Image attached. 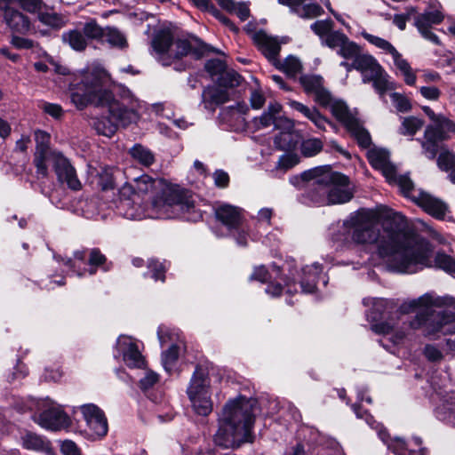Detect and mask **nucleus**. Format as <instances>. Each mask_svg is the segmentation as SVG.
<instances>
[{
    "instance_id": "f257e3e1",
    "label": "nucleus",
    "mask_w": 455,
    "mask_h": 455,
    "mask_svg": "<svg viewBox=\"0 0 455 455\" xmlns=\"http://www.w3.org/2000/svg\"><path fill=\"white\" fill-rule=\"evenodd\" d=\"M355 244H375L386 267L399 274H414L433 266V248L427 240L405 232L404 216L385 205L352 213Z\"/></svg>"
},
{
    "instance_id": "f03ea898",
    "label": "nucleus",
    "mask_w": 455,
    "mask_h": 455,
    "mask_svg": "<svg viewBox=\"0 0 455 455\" xmlns=\"http://www.w3.org/2000/svg\"><path fill=\"white\" fill-rule=\"evenodd\" d=\"M369 309L367 320L371 323V329L376 334L382 335L379 343L390 350L386 340L393 345L401 344L408 328L421 330L428 339H436L441 335L455 334V298L438 296L435 292H427L422 296L403 302L398 312L382 321L385 313L392 303L382 298H365L363 301Z\"/></svg>"
},
{
    "instance_id": "7ed1b4c3",
    "label": "nucleus",
    "mask_w": 455,
    "mask_h": 455,
    "mask_svg": "<svg viewBox=\"0 0 455 455\" xmlns=\"http://www.w3.org/2000/svg\"><path fill=\"white\" fill-rule=\"evenodd\" d=\"M108 72L100 65L92 64L74 74L69 94L78 109L90 105L108 108V115L92 116L89 124L98 134L110 138L119 125L126 127L139 120L141 103L123 85L116 87L114 92L108 90Z\"/></svg>"
},
{
    "instance_id": "20e7f679",
    "label": "nucleus",
    "mask_w": 455,
    "mask_h": 455,
    "mask_svg": "<svg viewBox=\"0 0 455 455\" xmlns=\"http://www.w3.org/2000/svg\"><path fill=\"white\" fill-rule=\"evenodd\" d=\"M258 402L255 398L238 395L229 399L219 416V428L214 443L224 449H234L251 442Z\"/></svg>"
},
{
    "instance_id": "39448f33",
    "label": "nucleus",
    "mask_w": 455,
    "mask_h": 455,
    "mask_svg": "<svg viewBox=\"0 0 455 455\" xmlns=\"http://www.w3.org/2000/svg\"><path fill=\"white\" fill-rule=\"evenodd\" d=\"M301 180L305 182V197L313 204H345L353 197V188L348 178L333 172L329 165L304 172Z\"/></svg>"
},
{
    "instance_id": "423d86ee",
    "label": "nucleus",
    "mask_w": 455,
    "mask_h": 455,
    "mask_svg": "<svg viewBox=\"0 0 455 455\" xmlns=\"http://www.w3.org/2000/svg\"><path fill=\"white\" fill-rule=\"evenodd\" d=\"M300 84L307 94L313 96L315 102L328 108L333 116L340 122L350 134L356 140L359 146L368 148L371 143V135L363 126L355 115L349 110L347 104L333 98L324 87L323 79L318 75H305L300 77Z\"/></svg>"
},
{
    "instance_id": "0eeeda50",
    "label": "nucleus",
    "mask_w": 455,
    "mask_h": 455,
    "mask_svg": "<svg viewBox=\"0 0 455 455\" xmlns=\"http://www.w3.org/2000/svg\"><path fill=\"white\" fill-rule=\"evenodd\" d=\"M191 203L178 194L171 195L170 198H153L149 204H144L142 197L138 195L124 196L119 194L116 209L120 215L131 220L144 219H171L185 215L189 212Z\"/></svg>"
},
{
    "instance_id": "6e6552de",
    "label": "nucleus",
    "mask_w": 455,
    "mask_h": 455,
    "mask_svg": "<svg viewBox=\"0 0 455 455\" xmlns=\"http://www.w3.org/2000/svg\"><path fill=\"white\" fill-rule=\"evenodd\" d=\"M119 194L124 196H130L138 195L141 197L142 195L150 194L151 200L158 197L167 200L171 195L178 194L179 196L189 201V212H186V218L188 220L196 221L202 218L201 212L196 210L194 199L187 192L174 189L164 180L160 178H152L148 174H142L139 177L133 178L132 180L125 182L119 189Z\"/></svg>"
},
{
    "instance_id": "1a4fd4ad",
    "label": "nucleus",
    "mask_w": 455,
    "mask_h": 455,
    "mask_svg": "<svg viewBox=\"0 0 455 455\" xmlns=\"http://www.w3.org/2000/svg\"><path fill=\"white\" fill-rule=\"evenodd\" d=\"M152 55L163 65L169 66L174 60L189 53L196 58L202 56L206 51V45L200 41L173 40L170 29L157 30L151 41Z\"/></svg>"
},
{
    "instance_id": "9d476101",
    "label": "nucleus",
    "mask_w": 455,
    "mask_h": 455,
    "mask_svg": "<svg viewBox=\"0 0 455 455\" xmlns=\"http://www.w3.org/2000/svg\"><path fill=\"white\" fill-rule=\"evenodd\" d=\"M296 275H298V271L293 262H286L281 268L275 264L269 267L263 265L255 267L249 278L250 280L267 283L266 293L272 297H277L282 294L283 287L280 282L275 280L280 278L281 281L284 282L286 292L291 294L298 291L295 282Z\"/></svg>"
},
{
    "instance_id": "9b49d317",
    "label": "nucleus",
    "mask_w": 455,
    "mask_h": 455,
    "mask_svg": "<svg viewBox=\"0 0 455 455\" xmlns=\"http://www.w3.org/2000/svg\"><path fill=\"white\" fill-rule=\"evenodd\" d=\"M28 408L33 412L32 419L44 429L57 432L71 426V419L63 406L48 397L31 399Z\"/></svg>"
},
{
    "instance_id": "f8f14e48",
    "label": "nucleus",
    "mask_w": 455,
    "mask_h": 455,
    "mask_svg": "<svg viewBox=\"0 0 455 455\" xmlns=\"http://www.w3.org/2000/svg\"><path fill=\"white\" fill-rule=\"evenodd\" d=\"M187 394L196 414L207 416L212 412V401L211 398L210 379L203 368H196L187 387Z\"/></svg>"
},
{
    "instance_id": "ddd939ff",
    "label": "nucleus",
    "mask_w": 455,
    "mask_h": 455,
    "mask_svg": "<svg viewBox=\"0 0 455 455\" xmlns=\"http://www.w3.org/2000/svg\"><path fill=\"white\" fill-rule=\"evenodd\" d=\"M398 187L404 196L416 203L427 213L435 219L444 220L448 205L443 201L420 188H416L408 176L399 178Z\"/></svg>"
},
{
    "instance_id": "4468645a",
    "label": "nucleus",
    "mask_w": 455,
    "mask_h": 455,
    "mask_svg": "<svg viewBox=\"0 0 455 455\" xmlns=\"http://www.w3.org/2000/svg\"><path fill=\"white\" fill-rule=\"evenodd\" d=\"M353 410L357 418H364L366 423L371 427L377 430L379 438L387 444V449L391 451L395 455H404L405 452H408V455H426L425 450L421 447L422 442L419 437H414L407 443L398 437L388 441L387 438V432L382 429V427L373 419L372 416L368 414L366 411H362L356 404L353 405Z\"/></svg>"
},
{
    "instance_id": "2eb2a0df",
    "label": "nucleus",
    "mask_w": 455,
    "mask_h": 455,
    "mask_svg": "<svg viewBox=\"0 0 455 455\" xmlns=\"http://www.w3.org/2000/svg\"><path fill=\"white\" fill-rule=\"evenodd\" d=\"M352 66L362 73L363 83L372 82L374 88L380 94L389 88L388 75L371 55L359 52Z\"/></svg>"
},
{
    "instance_id": "dca6fc26",
    "label": "nucleus",
    "mask_w": 455,
    "mask_h": 455,
    "mask_svg": "<svg viewBox=\"0 0 455 455\" xmlns=\"http://www.w3.org/2000/svg\"><path fill=\"white\" fill-rule=\"evenodd\" d=\"M103 35L101 28L95 20H89L81 27L62 33V42L76 52H84L91 41H99Z\"/></svg>"
},
{
    "instance_id": "f3484780",
    "label": "nucleus",
    "mask_w": 455,
    "mask_h": 455,
    "mask_svg": "<svg viewBox=\"0 0 455 455\" xmlns=\"http://www.w3.org/2000/svg\"><path fill=\"white\" fill-rule=\"evenodd\" d=\"M449 133H455V123L441 116L433 125L425 130L422 148L429 159H434L439 149V143L449 139Z\"/></svg>"
},
{
    "instance_id": "a211bd4d",
    "label": "nucleus",
    "mask_w": 455,
    "mask_h": 455,
    "mask_svg": "<svg viewBox=\"0 0 455 455\" xmlns=\"http://www.w3.org/2000/svg\"><path fill=\"white\" fill-rule=\"evenodd\" d=\"M141 343L132 336L122 334L113 348V355L121 360L129 368L141 369L146 365L140 350Z\"/></svg>"
},
{
    "instance_id": "6ab92c4d",
    "label": "nucleus",
    "mask_w": 455,
    "mask_h": 455,
    "mask_svg": "<svg viewBox=\"0 0 455 455\" xmlns=\"http://www.w3.org/2000/svg\"><path fill=\"white\" fill-rule=\"evenodd\" d=\"M79 409L86 425L83 435L91 441L103 438L108 431V423L104 411L93 403L81 405Z\"/></svg>"
},
{
    "instance_id": "aec40b11",
    "label": "nucleus",
    "mask_w": 455,
    "mask_h": 455,
    "mask_svg": "<svg viewBox=\"0 0 455 455\" xmlns=\"http://www.w3.org/2000/svg\"><path fill=\"white\" fill-rule=\"evenodd\" d=\"M53 258L58 263L66 266L70 272L78 277L94 275L99 270L108 272L112 267V264L108 261L106 256L97 248L90 250L87 262L88 267L84 269H75V263H73L72 259L70 258L55 254L53 255Z\"/></svg>"
},
{
    "instance_id": "412c9836",
    "label": "nucleus",
    "mask_w": 455,
    "mask_h": 455,
    "mask_svg": "<svg viewBox=\"0 0 455 455\" xmlns=\"http://www.w3.org/2000/svg\"><path fill=\"white\" fill-rule=\"evenodd\" d=\"M36 152L34 164L38 177H45L48 173V163L53 159L54 154H60L50 148L51 135L45 131L36 130L34 133Z\"/></svg>"
},
{
    "instance_id": "4be33fe9",
    "label": "nucleus",
    "mask_w": 455,
    "mask_h": 455,
    "mask_svg": "<svg viewBox=\"0 0 455 455\" xmlns=\"http://www.w3.org/2000/svg\"><path fill=\"white\" fill-rule=\"evenodd\" d=\"M367 156L371 166L379 170L389 183L398 186V180L402 175L396 174V168L389 161V153L387 150L373 147L368 151Z\"/></svg>"
},
{
    "instance_id": "5701e85b",
    "label": "nucleus",
    "mask_w": 455,
    "mask_h": 455,
    "mask_svg": "<svg viewBox=\"0 0 455 455\" xmlns=\"http://www.w3.org/2000/svg\"><path fill=\"white\" fill-rule=\"evenodd\" d=\"M216 220L221 223L228 231L237 229L243 223V210L227 203H216L214 205Z\"/></svg>"
},
{
    "instance_id": "b1692460",
    "label": "nucleus",
    "mask_w": 455,
    "mask_h": 455,
    "mask_svg": "<svg viewBox=\"0 0 455 455\" xmlns=\"http://www.w3.org/2000/svg\"><path fill=\"white\" fill-rule=\"evenodd\" d=\"M52 156L53 159L49 163L53 164L59 180L65 182L73 190H79L81 188V182L68 159L61 153L54 154Z\"/></svg>"
},
{
    "instance_id": "393cba45",
    "label": "nucleus",
    "mask_w": 455,
    "mask_h": 455,
    "mask_svg": "<svg viewBox=\"0 0 455 455\" xmlns=\"http://www.w3.org/2000/svg\"><path fill=\"white\" fill-rule=\"evenodd\" d=\"M443 20V14L439 10L425 12L414 17V25L421 36L427 40L438 44V36L431 31V27L439 24Z\"/></svg>"
},
{
    "instance_id": "a878e982",
    "label": "nucleus",
    "mask_w": 455,
    "mask_h": 455,
    "mask_svg": "<svg viewBox=\"0 0 455 455\" xmlns=\"http://www.w3.org/2000/svg\"><path fill=\"white\" fill-rule=\"evenodd\" d=\"M276 130H280V132L275 138V146L285 151L295 148L299 134L294 129L293 121L289 118L278 121Z\"/></svg>"
},
{
    "instance_id": "bb28decb",
    "label": "nucleus",
    "mask_w": 455,
    "mask_h": 455,
    "mask_svg": "<svg viewBox=\"0 0 455 455\" xmlns=\"http://www.w3.org/2000/svg\"><path fill=\"white\" fill-rule=\"evenodd\" d=\"M352 233H354V224L352 213L343 220L342 223L333 225L330 229L331 239L337 248H347L352 243Z\"/></svg>"
},
{
    "instance_id": "cd10ccee",
    "label": "nucleus",
    "mask_w": 455,
    "mask_h": 455,
    "mask_svg": "<svg viewBox=\"0 0 455 455\" xmlns=\"http://www.w3.org/2000/svg\"><path fill=\"white\" fill-rule=\"evenodd\" d=\"M322 272L323 267L317 262L306 266L301 269L299 286L303 292H314L319 279H323V285H326L327 280L324 275H321Z\"/></svg>"
},
{
    "instance_id": "c85d7f7f",
    "label": "nucleus",
    "mask_w": 455,
    "mask_h": 455,
    "mask_svg": "<svg viewBox=\"0 0 455 455\" xmlns=\"http://www.w3.org/2000/svg\"><path fill=\"white\" fill-rule=\"evenodd\" d=\"M278 3L289 6L291 12L301 18H315L321 15L323 12V9L317 4L307 3V0H278Z\"/></svg>"
},
{
    "instance_id": "c756f323",
    "label": "nucleus",
    "mask_w": 455,
    "mask_h": 455,
    "mask_svg": "<svg viewBox=\"0 0 455 455\" xmlns=\"http://www.w3.org/2000/svg\"><path fill=\"white\" fill-rule=\"evenodd\" d=\"M253 40L268 60H275L281 50L280 42L276 37L268 36L264 31H259L254 34Z\"/></svg>"
},
{
    "instance_id": "7c9ffc66",
    "label": "nucleus",
    "mask_w": 455,
    "mask_h": 455,
    "mask_svg": "<svg viewBox=\"0 0 455 455\" xmlns=\"http://www.w3.org/2000/svg\"><path fill=\"white\" fill-rule=\"evenodd\" d=\"M3 10L4 20L12 32L27 34L30 30V20L23 13L11 7Z\"/></svg>"
},
{
    "instance_id": "2f4dec72",
    "label": "nucleus",
    "mask_w": 455,
    "mask_h": 455,
    "mask_svg": "<svg viewBox=\"0 0 455 455\" xmlns=\"http://www.w3.org/2000/svg\"><path fill=\"white\" fill-rule=\"evenodd\" d=\"M228 92L220 86H209L203 91L202 103L208 110L213 111L218 106L227 102Z\"/></svg>"
},
{
    "instance_id": "473e14b6",
    "label": "nucleus",
    "mask_w": 455,
    "mask_h": 455,
    "mask_svg": "<svg viewBox=\"0 0 455 455\" xmlns=\"http://www.w3.org/2000/svg\"><path fill=\"white\" fill-rule=\"evenodd\" d=\"M21 445L24 449L36 452H50L51 443L45 437L33 432H26L21 435Z\"/></svg>"
},
{
    "instance_id": "72a5a7b5",
    "label": "nucleus",
    "mask_w": 455,
    "mask_h": 455,
    "mask_svg": "<svg viewBox=\"0 0 455 455\" xmlns=\"http://www.w3.org/2000/svg\"><path fill=\"white\" fill-rule=\"evenodd\" d=\"M287 119L282 116V106L277 102L270 103L265 111L259 118H255L254 123L258 128H266L274 124L276 129L278 121Z\"/></svg>"
},
{
    "instance_id": "f704fd0d",
    "label": "nucleus",
    "mask_w": 455,
    "mask_h": 455,
    "mask_svg": "<svg viewBox=\"0 0 455 455\" xmlns=\"http://www.w3.org/2000/svg\"><path fill=\"white\" fill-rule=\"evenodd\" d=\"M291 108L300 112L304 116L313 122L319 129L325 130L326 126H332V124L323 117L315 108H308L304 104L292 100L290 102Z\"/></svg>"
},
{
    "instance_id": "c9c22d12",
    "label": "nucleus",
    "mask_w": 455,
    "mask_h": 455,
    "mask_svg": "<svg viewBox=\"0 0 455 455\" xmlns=\"http://www.w3.org/2000/svg\"><path fill=\"white\" fill-rule=\"evenodd\" d=\"M157 337L162 347H170L171 345H182L183 340L180 332L173 328L160 325L157 330Z\"/></svg>"
},
{
    "instance_id": "e433bc0d",
    "label": "nucleus",
    "mask_w": 455,
    "mask_h": 455,
    "mask_svg": "<svg viewBox=\"0 0 455 455\" xmlns=\"http://www.w3.org/2000/svg\"><path fill=\"white\" fill-rule=\"evenodd\" d=\"M182 345H171L167 349L163 350L161 355V361L164 369L169 374L176 371L177 362L180 356Z\"/></svg>"
},
{
    "instance_id": "4c0bfd02",
    "label": "nucleus",
    "mask_w": 455,
    "mask_h": 455,
    "mask_svg": "<svg viewBox=\"0 0 455 455\" xmlns=\"http://www.w3.org/2000/svg\"><path fill=\"white\" fill-rule=\"evenodd\" d=\"M36 14L38 20L49 28H60L65 24L64 19L53 11L42 7Z\"/></svg>"
},
{
    "instance_id": "58836bf2",
    "label": "nucleus",
    "mask_w": 455,
    "mask_h": 455,
    "mask_svg": "<svg viewBox=\"0 0 455 455\" xmlns=\"http://www.w3.org/2000/svg\"><path fill=\"white\" fill-rule=\"evenodd\" d=\"M132 157L144 166H150L155 162V156L148 148L136 144L129 150Z\"/></svg>"
},
{
    "instance_id": "ea45409f",
    "label": "nucleus",
    "mask_w": 455,
    "mask_h": 455,
    "mask_svg": "<svg viewBox=\"0 0 455 455\" xmlns=\"http://www.w3.org/2000/svg\"><path fill=\"white\" fill-rule=\"evenodd\" d=\"M105 40L110 45L124 48L126 46L127 42L124 35L115 28H103V35L100 36L99 41Z\"/></svg>"
},
{
    "instance_id": "a19ab883",
    "label": "nucleus",
    "mask_w": 455,
    "mask_h": 455,
    "mask_svg": "<svg viewBox=\"0 0 455 455\" xmlns=\"http://www.w3.org/2000/svg\"><path fill=\"white\" fill-rule=\"evenodd\" d=\"M219 4L230 12L235 13L241 20L248 19L250 10L243 3H235L233 0H218Z\"/></svg>"
},
{
    "instance_id": "79ce46f5",
    "label": "nucleus",
    "mask_w": 455,
    "mask_h": 455,
    "mask_svg": "<svg viewBox=\"0 0 455 455\" xmlns=\"http://www.w3.org/2000/svg\"><path fill=\"white\" fill-rule=\"evenodd\" d=\"M362 36L370 44L382 50L385 53L389 54L391 57L398 52L388 41L384 38L373 36L367 32H363Z\"/></svg>"
},
{
    "instance_id": "37998d69",
    "label": "nucleus",
    "mask_w": 455,
    "mask_h": 455,
    "mask_svg": "<svg viewBox=\"0 0 455 455\" xmlns=\"http://www.w3.org/2000/svg\"><path fill=\"white\" fill-rule=\"evenodd\" d=\"M278 68L283 71L288 76L295 77L301 72L302 64L297 57L290 55L283 62L279 63Z\"/></svg>"
},
{
    "instance_id": "c03bdc74",
    "label": "nucleus",
    "mask_w": 455,
    "mask_h": 455,
    "mask_svg": "<svg viewBox=\"0 0 455 455\" xmlns=\"http://www.w3.org/2000/svg\"><path fill=\"white\" fill-rule=\"evenodd\" d=\"M242 77L234 70L225 69L224 72L217 77L216 81L219 86L226 88H232L238 86L241 83Z\"/></svg>"
},
{
    "instance_id": "a18cd8bd",
    "label": "nucleus",
    "mask_w": 455,
    "mask_h": 455,
    "mask_svg": "<svg viewBox=\"0 0 455 455\" xmlns=\"http://www.w3.org/2000/svg\"><path fill=\"white\" fill-rule=\"evenodd\" d=\"M193 4L202 11H206L212 12L217 19H219L223 24L230 28V29L236 31V28L234 24L222 14L220 13L210 3L209 0H191Z\"/></svg>"
},
{
    "instance_id": "49530a36",
    "label": "nucleus",
    "mask_w": 455,
    "mask_h": 455,
    "mask_svg": "<svg viewBox=\"0 0 455 455\" xmlns=\"http://www.w3.org/2000/svg\"><path fill=\"white\" fill-rule=\"evenodd\" d=\"M116 174H119V171L112 167H105L99 173V184L102 189H109L115 186Z\"/></svg>"
},
{
    "instance_id": "de8ad7c7",
    "label": "nucleus",
    "mask_w": 455,
    "mask_h": 455,
    "mask_svg": "<svg viewBox=\"0 0 455 455\" xmlns=\"http://www.w3.org/2000/svg\"><path fill=\"white\" fill-rule=\"evenodd\" d=\"M322 148V141L315 138L305 140L300 145L301 154L306 157H311L317 155Z\"/></svg>"
},
{
    "instance_id": "09e8293b",
    "label": "nucleus",
    "mask_w": 455,
    "mask_h": 455,
    "mask_svg": "<svg viewBox=\"0 0 455 455\" xmlns=\"http://www.w3.org/2000/svg\"><path fill=\"white\" fill-rule=\"evenodd\" d=\"M445 348L441 347L439 344L429 343L423 348L424 356L430 362L439 363L444 357Z\"/></svg>"
},
{
    "instance_id": "8fccbe9b",
    "label": "nucleus",
    "mask_w": 455,
    "mask_h": 455,
    "mask_svg": "<svg viewBox=\"0 0 455 455\" xmlns=\"http://www.w3.org/2000/svg\"><path fill=\"white\" fill-rule=\"evenodd\" d=\"M435 266L443 271L453 275L455 274V260L449 255L438 252L435 257Z\"/></svg>"
},
{
    "instance_id": "3c124183",
    "label": "nucleus",
    "mask_w": 455,
    "mask_h": 455,
    "mask_svg": "<svg viewBox=\"0 0 455 455\" xmlns=\"http://www.w3.org/2000/svg\"><path fill=\"white\" fill-rule=\"evenodd\" d=\"M423 126V121L414 116L405 117L402 123V133L414 135Z\"/></svg>"
},
{
    "instance_id": "603ef678",
    "label": "nucleus",
    "mask_w": 455,
    "mask_h": 455,
    "mask_svg": "<svg viewBox=\"0 0 455 455\" xmlns=\"http://www.w3.org/2000/svg\"><path fill=\"white\" fill-rule=\"evenodd\" d=\"M360 49L358 45L354 42L349 41L347 37L343 42L338 52V53L343 58L351 59L353 60L358 55Z\"/></svg>"
},
{
    "instance_id": "864d4df0",
    "label": "nucleus",
    "mask_w": 455,
    "mask_h": 455,
    "mask_svg": "<svg viewBox=\"0 0 455 455\" xmlns=\"http://www.w3.org/2000/svg\"><path fill=\"white\" fill-rule=\"evenodd\" d=\"M148 268L150 272V276L156 281H164V273H165V266L164 263L160 262L157 259H149L148 262Z\"/></svg>"
},
{
    "instance_id": "5fc2aeb1",
    "label": "nucleus",
    "mask_w": 455,
    "mask_h": 455,
    "mask_svg": "<svg viewBox=\"0 0 455 455\" xmlns=\"http://www.w3.org/2000/svg\"><path fill=\"white\" fill-rule=\"evenodd\" d=\"M437 164L440 169L449 171L455 166V155L450 151H443L437 158Z\"/></svg>"
},
{
    "instance_id": "6e6d98bb",
    "label": "nucleus",
    "mask_w": 455,
    "mask_h": 455,
    "mask_svg": "<svg viewBox=\"0 0 455 455\" xmlns=\"http://www.w3.org/2000/svg\"><path fill=\"white\" fill-rule=\"evenodd\" d=\"M333 22L331 20H317L311 24V29L320 37L326 36L331 30Z\"/></svg>"
},
{
    "instance_id": "4d7b16f0",
    "label": "nucleus",
    "mask_w": 455,
    "mask_h": 455,
    "mask_svg": "<svg viewBox=\"0 0 455 455\" xmlns=\"http://www.w3.org/2000/svg\"><path fill=\"white\" fill-rule=\"evenodd\" d=\"M347 39V36L339 31L330 32L324 38V44L330 48H339L341 46L343 42Z\"/></svg>"
},
{
    "instance_id": "13d9d810",
    "label": "nucleus",
    "mask_w": 455,
    "mask_h": 455,
    "mask_svg": "<svg viewBox=\"0 0 455 455\" xmlns=\"http://www.w3.org/2000/svg\"><path fill=\"white\" fill-rule=\"evenodd\" d=\"M299 163V158L295 155L283 154L282 155L277 162L276 168L287 171L293 166H295Z\"/></svg>"
},
{
    "instance_id": "bf43d9fd",
    "label": "nucleus",
    "mask_w": 455,
    "mask_h": 455,
    "mask_svg": "<svg viewBox=\"0 0 455 455\" xmlns=\"http://www.w3.org/2000/svg\"><path fill=\"white\" fill-rule=\"evenodd\" d=\"M416 14V10L413 7L406 9L405 13L395 14L393 19L394 24L401 30H404L406 28V21L409 20L412 16Z\"/></svg>"
},
{
    "instance_id": "052dcab7",
    "label": "nucleus",
    "mask_w": 455,
    "mask_h": 455,
    "mask_svg": "<svg viewBox=\"0 0 455 455\" xmlns=\"http://www.w3.org/2000/svg\"><path fill=\"white\" fill-rule=\"evenodd\" d=\"M419 92L424 99L432 101L438 100L442 94L440 89L434 85L421 86L419 87Z\"/></svg>"
},
{
    "instance_id": "680f3d73",
    "label": "nucleus",
    "mask_w": 455,
    "mask_h": 455,
    "mask_svg": "<svg viewBox=\"0 0 455 455\" xmlns=\"http://www.w3.org/2000/svg\"><path fill=\"white\" fill-rule=\"evenodd\" d=\"M436 417L440 420L446 421L455 426V410L447 405L436 409Z\"/></svg>"
},
{
    "instance_id": "e2e57ef3",
    "label": "nucleus",
    "mask_w": 455,
    "mask_h": 455,
    "mask_svg": "<svg viewBox=\"0 0 455 455\" xmlns=\"http://www.w3.org/2000/svg\"><path fill=\"white\" fill-rule=\"evenodd\" d=\"M205 69L212 76H220L226 69L225 63L220 60H210L205 64Z\"/></svg>"
},
{
    "instance_id": "0e129e2a",
    "label": "nucleus",
    "mask_w": 455,
    "mask_h": 455,
    "mask_svg": "<svg viewBox=\"0 0 455 455\" xmlns=\"http://www.w3.org/2000/svg\"><path fill=\"white\" fill-rule=\"evenodd\" d=\"M159 380V375L150 370L146 371L144 377L140 379V387L143 390H148L156 384Z\"/></svg>"
},
{
    "instance_id": "69168bd1",
    "label": "nucleus",
    "mask_w": 455,
    "mask_h": 455,
    "mask_svg": "<svg viewBox=\"0 0 455 455\" xmlns=\"http://www.w3.org/2000/svg\"><path fill=\"white\" fill-rule=\"evenodd\" d=\"M391 101L396 109L400 112H406L411 108L410 101L402 94L392 92L390 94Z\"/></svg>"
},
{
    "instance_id": "338daca9",
    "label": "nucleus",
    "mask_w": 455,
    "mask_h": 455,
    "mask_svg": "<svg viewBox=\"0 0 455 455\" xmlns=\"http://www.w3.org/2000/svg\"><path fill=\"white\" fill-rule=\"evenodd\" d=\"M20 6L30 13H37L43 7L41 0H16Z\"/></svg>"
},
{
    "instance_id": "774afa93",
    "label": "nucleus",
    "mask_w": 455,
    "mask_h": 455,
    "mask_svg": "<svg viewBox=\"0 0 455 455\" xmlns=\"http://www.w3.org/2000/svg\"><path fill=\"white\" fill-rule=\"evenodd\" d=\"M273 211L271 208H262L258 212L256 220L259 226L268 227L270 226Z\"/></svg>"
}]
</instances>
